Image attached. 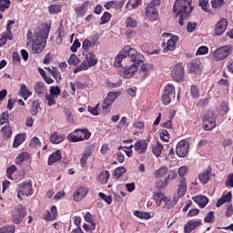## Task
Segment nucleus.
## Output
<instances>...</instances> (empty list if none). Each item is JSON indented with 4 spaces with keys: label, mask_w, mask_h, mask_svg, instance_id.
<instances>
[{
    "label": "nucleus",
    "mask_w": 233,
    "mask_h": 233,
    "mask_svg": "<svg viewBox=\"0 0 233 233\" xmlns=\"http://www.w3.org/2000/svg\"><path fill=\"white\" fill-rule=\"evenodd\" d=\"M143 59H145L143 54L138 53L130 46H126L116 56L115 66H116V68L123 66V71H120V76L125 79H130V77L137 72V68H139V65L143 63ZM123 61H131L133 64L129 66L125 64L121 65Z\"/></svg>",
    "instance_id": "nucleus-1"
},
{
    "label": "nucleus",
    "mask_w": 233,
    "mask_h": 233,
    "mask_svg": "<svg viewBox=\"0 0 233 233\" xmlns=\"http://www.w3.org/2000/svg\"><path fill=\"white\" fill-rule=\"evenodd\" d=\"M194 7L192 6V0H176L173 5V14L176 17H179L178 25L183 26L185 25L184 21L190 17Z\"/></svg>",
    "instance_id": "nucleus-2"
},
{
    "label": "nucleus",
    "mask_w": 233,
    "mask_h": 233,
    "mask_svg": "<svg viewBox=\"0 0 233 233\" xmlns=\"http://www.w3.org/2000/svg\"><path fill=\"white\" fill-rule=\"evenodd\" d=\"M50 34V27L43 28L39 33L35 34L33 38V54H41L45 47L46 46V39H48V35Z\"/></svg>",
    "instance_id": "nucleus-3"
},
{
    "label": "nucleus",
    "mask_w": 233,
    "mask_h": 233,
    "mask_svg": "<svg viewBox=\"0 0 233 233\" xmlns=\"http://www.w3.org/2000/svg\"><path fill=\"white\" fill-rule=\"evenodd\" d=\"M26 216V206L19 204L11 211V221L14 225H21Z\"/></svg>",
    "instance_id": "nucleus-4"
},
{
    "label": "nucleus",
    "mask_w": 233,
    "mask_h": 233,
    "mask_svg": "<svg viewBox=\"0 0 233 233\" xmlns=\"http://www.w3.org/2000/svg\"><path fill=\"white\" fill-rule=\"evenodd\" d=\"M161 0H152L146 7V17L149 21H157L159 18V12H157V7L160 6Z\"/></svg>",
    "instance_id": "nucleus-5"
},
{
    "label": "nucleus",
    "mask_w": 233,
    "mask_h": 233,
    "mask_svg": "<svg viewBox=\"0 0 233 233\" xmlns=\"http://www.w3.org/2000/svg\"><path fill=\"white\" fill-rule=\"evenodd\" d=\"M162 37H170L167 43L163 42L161 46L164 54L174 52L176 50V44L179 41V36L172 35V33H163Z\"/></svg>",
    "instance_id": "nucleus-6"
},
{
    "label": "nucleus",
    "mask_w": 233,
    "mask_h": 233,
    "mask_svg": "<svg viewBox=\"0 0 233 233\" xmlns=\"http://www.w3.org/2000/svg\"><path fill=\"white\" fill-rule=\"evenodd\" d=\"M79 132H81L84 137H77L70 133L67 136V140L69 141V143H79L80 141H87V139L92 137V133H90L87 128L76 129L74 131V134H79Z\"/></svg>",
    "instance_id": "nucleus-7"
},
{
    "label": "nucleus",
    "mask_w": 233,
    "mask_h": 233,
    "mask_svg": "<svg viewBox=\"0 0 233 233\" xmlns=\"http://www.w3.org/2000/svg\"><path fill=\"white\" fill-rule=\"evenodd\" d=\"M203 121V129L207 132H210L214 130L216 127V117H214V114L212 111H207L204 113V116H202Z\"/></svg>",
    "instance_id": "nucleus-8"
},
{
    "label": "nucleus",
    "mask_w": 233,
    "mask_h": 233,
    "mask_svg": "<svg viewBox=\"0 0 233 233\" xmlns=\"http://www.w3.org/2000/svg\"><path fill=\"white\" fill-rule=\"evenodd\" d=\"M232 48L229 46L218 47L213 52V59L215 61H223L230 56Z\"/></svg>",
    "instance_id": "nucleus-9"
},
{
    "label": "nucleus",
    "mask_w": 233,
    "mask_h": 233,
    "mask_svg": "<svg viewBox=\"0 0 233 233\" xmlns=\"http://www.w3.org/2000/svg\"><path fill=\"white\" fill-rule=\"evenodd\" d=\"M34 194V187H32V182L25 181L19 184V190L17 193V198L20 201H23V196L28 198Z\"/></svg>",
    "instance_id": "nucleus-10"
},
{
    "label": "nucleus",
    "mask_w": 233,
    "mask_h": 233,
    "mask_svg": "<svg viewBox=\"0 0 233 233\" xmlns=\"http://www.w3.org/2000/svg\"><path fill=\"white\" fill-rule=\"evenodd\" d=\"M172 79H174L177 83H181L185 79V67L183 64L178 63L174 66L171 71Z\"/></svg>",
    "instance_id": "nucleus-11"
},
{
    "label": "nucleus",
    "mask_w": 233,
    "mask_h": 233,
    "mask_svg": "<svg viewBox=\"0 0 233 233\" xmlns=\"http://www.w3.org/2000/svg\"><path fill=\"white\" fill-rule=\"evenodd\" d=\"M190 145L187 140H180L176 147V154L178 157H186Z\"/></svg>",
    "instance_id": "nucleus-12"
},
{
    "label": "nucleus",
    "mask_w": 233,
    "mask_h": 233,
    "mask_svg": "<svg viewBox=\"0 0 233 233\" xmlns=\"http://www.w3.org/2000/svg\"><path fill=\"white\" fill-rule=\"evenodd\" d=\"M89 192L88 187H79L76 188L73 194V200L76 201V203H79V201H83L85 198H86L87 194Z\"/></svg>",
    "instance_id": "nucleus-13"
},
{
    "label": "nucleus",
    "mask_w": 233,
    "mask_h": 233,
    "mask_svg": "<svg viewBox=\"0 0 233 233\" xmlns=\"http://www.w3.org/2000/svg\"><path fill=\"white\" fill-rule=\"evenodd\" d=\"M133 148L137 154H146L148 150V140L147 139H138L135 142Z\"/></svg>",
    "instance_id": "nucleus-14"
},
{
    "label": "nucleus",
    "mask_w": 233,
    "mask_h": 233,
    "mask_svg": "<svg viewBox=\"0 0 233 233\" xmlns=\"http://www.w3.org/2000/svg\"><path fill=\"white\" fill-rule=\"evenodd\" d=\"M227 26H228V21H227V19L225 18H222L216 25L215 35H222V34H225V31L227 30Z\"/></svg>",
    "instance_id": "nucleus-15"
},
{
    "label": "nucleus",
    "mask_w": 233,
    "mask_h": 233,
    "mask_svg": "<svg viewBox=\"0 0 233 233\" xmlns=\"http://www.w3.org/2000/svg\"><path fill=\"white\" fill-rule=\"evenodd\" d=\"M88 6H90V1H85L81 5L75 8V12L77 17H85L86 12H88Z\"/></svg>",
    "instance_id": "nucleus-16"
},
{
    "label": "nucleus",
    "mask_w": 233,
    "mask_h": 233,
    "mask_svg": "<svg viewBox=\"0 0 233 233\" xmlns=\"http://www.w3.org/2000/svg\"><path fill=\"white\" fill-rule=\"evenodd\" d=\"M94 150L93 146H89L86 147L85 152L82 154V157L80 158V165L82 168H86V162L88 161V157H92V151Z\"/></svg>",
    "instance_id": "nucleus-17"
},
{
    "label": "nucleus",
    "mask_w": 233,
    "mask_h": 233,
    "mask_svg": "<svg viewBox=\"0 0 233 233\" xmlns=\"http://www.w3.org/2000/svg\"><path fill=\"white\" fill-rule=\"evenodd\" d=\"M187 178H178L177 197L183 198L187 194Z\"/></svg>",
    "instance_id": "nucleus-18"
},
{
    "label": "nucleus",
    "mask_w": 233,
    "mask_h": 233,
    "mask_svg": "<svg viewBox=\"0 0 233 233\" xmlns=\"http://www.w3.org/2000/svg\"><path fill=\"white\" fill-rule=\"evenodd\" d=\"M210 177H212V167H210L198 175V179L201 185H207L208 181H210Z\"/></svg>",
    "instance_id": "nucleus-19"
},
{
    "label": "nucleus",
    "mask_w": 233,
    "mask_h": 233,
    "mask_svg": "<svg viewBox=\"0 0 233 233\" xmlns=\"http://www.w3.org/2000/svg\"><path fill=\"white\" fill-rule=\"evenodd\" d=\"M152 66L148 64H143L138 71V76L141 79L145 80L148 76H150V72H152Z\"/></svg>",
    "instance_id": "nucleus-20"
},
{
    "label": "nucleus",
    "mask_w": 233,
    "mask_h": 233,
    "mask_svg": "<svg viewBox=\"0 0 233 233\" xmlns=\"http://www.w3.org/2000/svg\"><path fill=\"white\" fill-rule=\"evenodd\" d=\"M201 225L200 219H192L187 221V223L184 227L185 233H190L192 230H195V228H198Z\"/></svg>",
    "instance_id": "nucleus-21"
},
{
    "label": "nucleus",
    "mask_w": 233,
    "mask_h": 233,
    "mask_svg": "<svg viewBox=\"0 0 233 233\" xmlns=\"http://www.w3.org/2000/svg\"><path fill=\"white\" fill-rule=\"evenodd\" d=\"M66 138V136H65V134H59L57 131H55L51 134L49 139L53 145H59V143H63Z\"/></svg>",
    "instance_id": "nucleus-22"
},
{
    "label": "nucleus",
    "mask_w": 233,
    "mask_h": 233,
    "mask_svg": "<svg viewBox=\"0 0 233 233\" xmlns=\"http://www.w3.org/2000/svg\"><path fill=\"white\" fill-rule=\"evenodd\" d=\"M192 200L198 205L199 208H205L208 205V198L203 195H197L192 197Z\"/></svg>",
    "instance_id": "nucleus-23"
},
{
    "label": "nucleus",
    "mask_w": 233,
    "mask_h": 233,
    "mask_svg": "<svg viewBox=\"0 0 233 233\" xmlns=\"http://www.w3.org/2000/svg\"><path fill=\"white\" fill-rule=\"evenodd\" d=\"M63 157L61 156V151L60 150H56V152H54L53 154H51L48 157V161H47V165L49 167H52V165L57 163V161H61V158Z\"/></svg>",
    "instance_id": "nucleus-24"
},
{
    "label": "nucleus",
    "mask_w": 233,
    "mask_h": 233,
    "mask_svg": "<svg viewBox=\"0 0 233 233\" xmlns=\"http://www.w3.org/2000/svg\"><path fill=\"white\" fill-rule=\"evenodd\" d=\"M35 92L39 96V97H43L46 94V87L45 86V83L43 82H36L35 84Z\"/></svg>",
    "instance_id": "nucleus-25"
},
{
    "label": "nucleus",
    "mask_w": 233,
    "mask_h": 233,
    "mask_svg": "<svg viewBox=\"0 0 233 233\" xmlns=\"http://www.w3.org/2000/svg\"><path fill=\"white\" fill-rule=\"evenodd\" d=\"M96 179L101 185H106L108 183V179H110V172H108V170L101 171Z\"/></svg>",
    "instance_id": "nucleus-26"
},
{
    "label": "nucleus",
    "mask_w": 233,
    "mask_h": 233,
    "mask_svg": "<svg viewBox=\"0 0 233 233\" xmlns=\"http://www.w3.org/2000/svg\"><path fill=\"white\" fill-rule=\"evenodd\" d=\"M48 11L51 15L61 14L63 12V5L61 3L52 4L48 6Z\"/></svg>",
    "instance_id": "nucleus-27"
},
{
    "label": "nucleus",
    "mask_w": 233,
    "mask_h": 233,
    "mask_svg": "<svg viewBox=\"0 0 233 233\" xmlns=\"http://www.w3.org/2000/svg\"><path fill=\"white\" fill-rule=\"evenodd\" d=\"M112 105H114V103H112V100L108 99V98H105L102 102V114H104V116H106V114H110V107L112 106Z\"/></svg>",
    "instance_id": "nucleus-28"
},
{
    "label": "nucleus",
    "mask_w": 233,
    "mask_h": 233,
    "mask_svg": "<svg viewBox=\"0 0 233 233\" xmlns=\"http://www.w3.org/2000/svg\"><path fill=\"white\" fill-rule=\"evenodd\" d=\"M151 150L156 157H160L161 153L163 152V146L161 145V143L157 142L151 146Z\"/></svg>",
    "instance_id": "nucleus-29"
},
{
    "label": "nucleus",
    "mask_w": 233,
    "mask_h": 233,
    "mask_svg": "<svg viewBox=\"0 0 233 233\" xmlns=\"http://www.w3.org/2000/svg\"><path fill=\"white\" fill-rule=\"evenodd\" d=\"M164 94L169 96L173 99H176V87L172 84H167L165 86Z\"/></svg>",
    "instance_id": "nucleus-30"
},
{
    "label": "nucleus",
    "mask_w": 233,
    "mask_h": 233,
    "mask_svg": "<svg viewBox=\"0 0 233 233\" xmlns=\"http://www.w3.org/2000/svg\"><path fill=\"white\" fill-rule=\"evenodd\" d=\"M14 25H15V21L14 20L7 21L6 31L2 33L7 35L9 41H12L14 39V35H12V26H14Z\"/></svg>",
    "instance_id": "nucleus-31"
},
{
    "label": "nucleus",
    "mask_w": 233,
    "mask_h": 233,
    "mask_svg": "<svg viewBox=\"0 0 233 233\" xmlns=\"http://www.w3.org/2000/svg\"><path fill=\"white\" fill-rule=\"evenodd\" d=\"M30 159V154L28 152L20 153L15 158L16 165H23L24 161H28Z\"/></svg>",
    "instance_id": "nucleus-32"
},
{
    "label": "nucleus",
    "mask_w": 233,
    "mask_h": 233,
    "mask_svg": "<svg viewBox=\"0 0 233 233\" xmlns=\"http://www.w3.org/2000/svg\"><path fill=\"white\" fill-rule=\"evenodd\" d=\"M41 106V103L39 100H33L30 108L31 116H37L39 114V107Z\"/></svg>",
    "instance_id": "nucleus-33"
},
{
    "label": "nucleus",
    "mask_w": 233,
    "mask_h": 233,
    "mask_svg": "<svg viewBox=\"0 0 233 233\" xmlns=\"http://www.w3.org/2000/svg\"><path fill=\"white\" fill-rule=\"evenodd\" d=\"M20 94H21V97H23L25 101H26V99H28V97L32 96V92L28 90V87H26V85L25 84H22L20 86Z\"/></svg>",
    "instance_id": "nucleus-34"
},
{
    "label": "nucleus",
    "mask_w": 233,
    "mask_h": 233,
    "mask_svg": "<svg viewBox=\"0 0 233 233\" xmlns=\"http://www.w3.org/2000/svg\"><path fill=\"white\" fill-rule=\"evenodd\" d=\"M133 214L136 218H138V219H150L152 218L149 212L140 210H135Z\"/></svg>",
    "instance_id": "nucleus-35"
},
{
    "label": "nucleus",
    "mask_w": 233,
    "mask_h": 233,
    "mask_svg": "<svg viewBox=\"0 0 233 233\" xmlns=\"http://www.w3.org/2000/svg\"><path fill=\"white\" fill-rule=\"evenodd\" d=\"M86 61L88 63L89 66H96V64L97 63V58L93 53H87L86 55Z\"/></svg>",
    "instance_id": "nucleus-36"
},
{
    "label": "nucleus",
    "mask_w": 233,
    "mask_h": 233,
    "mask_svg": "<svg viewBox=\"0 0 233 233\" xmlns=\"http://www.w3.org/2000/svg\"><path fill=\"white\" fill-rule=\"evenodd\" d=\"M188 71L190 74H199L201 72V68L196 62H190L187 65Z\"/></svg>",
    "instance_id": "nucleus-37"
},
{
    "label": "nucleus",
    "mask_w": 233,
    "mask_h": 233,
    "mask_svg": "<svg viewBox=\"0 0 233 233\" xmlns=\"http://www.w3.org/2000/svg\"><path fill=\"white\" fill-rule=\"evenodd\" d=\"M25 134H19L15 137L14 143H13V148H17L20 147V145H23V142L25 141Z\"/></svg>",
    "instance_id": "nucleus-38"
},
{
    "label": "nucleus",
    "mask_w": 233,
    "mask_h": 233,
    "mask_svg": "<svg viewBox=\"0 0 233 233\" xmlns=\"http://www.w3.org/2000/svg\"><path fill=\"white\" fill-rule=\"evenodd\" d=\"M167 174H168V167H161L155 172V177L156 179H160V177H165Z\"/></svg>",
    "instance_id": "nucleus-39"
},
{
    "label": "nucleus",
    "mask_w": 233,
    "mask_h": 233,
    "mask_svg": "<svg viewBox=\"0 0 233 233\" xmlns=\"http://www.w3.org/2000/svg\"><path fill=\"white\" fill-rule=\"evenodd\" d=\"M166 196L161 192L154 193L153 199L156 201L157 207H161V203L164 201Z\"/></svg>",
    "instance_id": "nucleus-40"
},
{
    "label": "nucleus",
    "mask_w": 233,
    "mask_h": 233,
    "mask_svg": "<svg viewBox=\"0 0 233 233\" xmlns=\"http://www.w3.org/2000/svg\"><path fill=\"white\" fill-rule=\"evenodd\" d=\"M198 5L206 14H212V10L209 9L210 5H208V0H199Z\"/></svg>",
    "instance_id": "nucleus-41"
},
{
    "label": "nucleus",
    "mask_w": 233,
    "mask_h": 233,
    "mask_svg": "<svg viewBox=\"0 0 233 233\" xmlns=\"http://www.w3.org/2000/svg\"><path fill=\"white\" fill-rule=\"evenodd\" d=\"M120 150H123V147L121 146L118 147V151H116L115 157L116 161L121 164V163H125V153H123Z\"/></svg>",
    "instance_id": "nucleus-42"
},
{
    "label": "nucleus",
    "mask_w": 233,
    "mask_h": 233,
    "mask_svg": "<svg viewBox=\"0 0 233 233\" xmlns=\"http://www.w3.org/2000/svg\"><path fill=\"white\" fill-rule=\"evenodd\" d=\"M127 172V169L123 167H116L113 171V177H116V179H119V177H123V174Z\"/></svg>",
    "instance_id": "nucleus-43"
},
{
    "label": "nucleus",
    "mask_w": 233,
    "mask_h": 233,
    "mask_svg": "<svg viewBox=\"0 0 233 233\" xmlns=\"http://www.w3.org/2000/svg\"><path fill=\"white\" fill-rule=\"evenodd\" d=\"M170 137V133H168L167 129H162L159 133L160 139L163 140L165 143H168Z\"/></svg>",
    "instance_id": "nucleus-44"
},
{
    "label": "nucleus",
    "mask_w": 233,
    "mask_h": 233,
    "mask_svg": "<svg viewBox=\"0 0 233 233\" xmlns=\"http://www.w3.org/2000/svg\"><path fill=\"white\" fill-rule=\"evenodd\" d=\"M91 66L87 62H82L80 66H76L74 69V74H77L78 72H82V70H88Z\"/></svg>",
    "instance_id": "nucleus-45"
},
{
    "label": "nucleus",
    "mask_w": 233,
    "mask_h": 233,
    "mask_svg": "<svg viewBox=\"0 0 233 233\" xmlns=\"http://www.w3.org/2000/svg\"><path fill=\"white\" fill-rule=\"evenodd\" d=\"M49 95L53 96L54 97H59L61 95V87L60 86H51L49 90Z\"/></svg>",
    "instance_id": "nucleus-46"
},
{
    "label": "nucleus",
    "mask_w": 233,
    "mask_h": 233,
    "mask_svg": "<svg viewBox=\"0 0 233 233\" xmlns=\"http://www.w3.org/2000/svg\"><path fill=\"white\" fill-rule=\"evenodd\" d=\"M110 19H112V15L108 12H104L103 15L100 17L99 25H106Z\"/></svg>",
    "instance_id": "nucleus-47"
},
{
    "label": "nucleus",
    "mask_w": 233,
    "mask_h": 233,
    "mask_svg": "<svg viewBox=\"0 0 233 233\" xmlns=\"http://www.w3.org/2000/svg\"><path fill=\"white\" fill-rule=\"evenodd\" d=\"M10 8V0H0V12L5 13Z\"/></svg>",
    "instance_id": "nucleus-48"
},
{
    "label": "nucleus",
    "mask_w": 233,
    "mask_h": 233,
    "mask_svg": "<svg viewBox=\"0 0 233 233\" xmlns=\"http://www.w3.org/2000/svg\"><path fill=\"white\" fill-rule=\"evenodd\" d=\"M80 62L81 61L76 54H72L67 61L68 65H71L73 66H76V65H79Z\"/></svg>",
    "instance_id": "nucleus-49"
},
{
    "label": "nucleus",
    "mask_w": 233,
    "mask_h": 233,
    "mask_svg": "<svg viewBox=\"0 0 233 233\" xmlns=\"http://www.w3.org/2000/svg\"><path fill=\"white\" fill-rule=\"evenodd\" d=\"M167 187H168V182L167 178H165L164 180H158L156 183V188H157V190H164V188H167Z\"/></svg>",
    "instance_id": "nucleus-50"
},
{
    "label": "nucleus",
    "mask_w": 233,
    "mask_h": 233,
    "mask_svg": "<svg viewBox=\"0 0 233 233\" xmlns=\"http://www.w3.org/2000/svg\"><path fill=\"white\" fill-rule=\"evenodd\" d=\"M177 174H178V176H179V177H180V179H187L186 177H185V176H187V174H188V168L187 167H185V166H182V167H180L178 169H177Z\"/></svg>",
    "instance_id": "nucleus-51"
},
{
    "label": "nucleus",
    "mask_w": 233,
    "mask_h": 233,
    "mask_svg": "<svg viewBox=\"0 0 233 233\" xmlns=\"http://www.w3.org/2000/svg\"><path fill=\"white\" fill-rule=\"evenodd\" d=\"M0 233H15V227L14 225L2 227Z\"/></svg>",
    "instance_id": "nucleus-52"
},
{
    "label": "nucleus",
    "mask_w": 233,
    "mask_h": 233,
    "mask_svg": "<svg viewBox=\"0 0 233 233\" xmlns=\"http://www.w3.org/2000/svg\"><path fill=\"white\" fill-rule=\"evenodd\" d=\"M190 94L193 99H198L199 97V87L198 86H191Z\"/></svg>",
    "instance_id": "nucleus-53"
},
{
    "label": "nucleus",
    "mask_w": 233,
    "mask_h": 233,
    "mask_svg": "<svg viewBox=\"0 0 233 233\" xmlns=\"http://www.w3.org/2000/svg\"><path fill=\"white\" fill-rule=\"evenodd\" d=\"M45 96H46V100L47 101L48 106H54V105H56V99L57 98L48 93H46Z\"/></svg>",
    "instance_id": "nucleus-54"
},
{
    "label": "nucleus",
    "mask_w": 233,
    "mask_h": 233,
    "mask_svg": "<svg viewBox=\"0 0 233 233\" xmlns=\"http://www.w3.org/2000/svg\"><path fill=\"white\" fill-rule=\"evenodd\" d=\"M51 76L54 77L56 83H61V80L63 79V77H61V72L57 70V67H54V71H52Z\"/></svg>",
    "instance_id": "nucleus-55"
},
{
    "label": "nucleus",
    "mask_w": 233,
    "mask_h": 233,
    "mask_svg": "<svg viewBox=\"0 0 233 233\" xmlns=\"http://www.w3.org/2000/svg\"><path fill=\"white\" fill-rule=\"evenodd\" d=\"M126 26L127 28H136V26H137V21L134 20V18L129 16L126 20Z\"/></svg>",
    "instance_id": "nucleus-56"
},
{
    "label": "nucleus",
    "mask_w": 233,
    "mask_h": 233,
    "mask_svg": "<svg viewBox=\"0 0 233 233\" xmlns=\"http://www.w3.org/2000/svg\"><path fill=\"white\" fill-rule=\"evenodd\" d=\"M223 5H225V0H212L211 1V6H212V8H214L216 10H219V8H221V6H223Z\"/></svg>",
    "instance_id": "nucleus-57"
},
{
    "label": "nucleus",
    "mask_w": 233,
    "mask_h": 233,
    "mask_svg": "<svg viewBox=\"0 0 233 233\" xmlns=\"http://www.w3.org/2000/svg\"><path fill=\"white\" fill-rule=\"evenodd\" d=\"M101 104H97L96 106H88L87 107V110H88V112H90V114L92 115V116H99V110H101V109H99V106H100Z\"/></svg>",
    "instance_id": "nucleus-58"
},
{
    "label": "nucleus",
    "mask_w": 233,
    "mask_h": 233,
    "mask_svg": "<svg viewBox=\"0 0 233 233\" xmlns=\"http://www.w3.org/2000/svg\"><path fill=\"white\" fill-rule=\"evenodd\" d=\"M98 198L103 199L107 205H112V196H106L105 193H98Z\"/></svg>",
    "instance_id": "nucleus-59"
},
{
    "label": "nucleus",
    "mask_w": 233,
    "mask_h": 233,
    "mask_svg": "<svg viewBox=\"0 0 233 233\" xmlns=\"http://www.w3.org/2000/svg\"><path fill=\"white\" fill-rule=\"evenodd\" d=\"M41 146V142L40 140L37 138V137H35L31 139L29 147H31V148H37V147Z\"/></svg>",
    "instance_id": "nucleus-60"
},
{
    "label": "nucleus",
    "mask_w": 233,
    "mask_h": 233,
    "mask_svg": "<svg viewBox=\"0 0 233 233\" xmlns=\"http://www.w3.org/2000/svg\"><path fill=\"white\" fill-rule=\"evenodd\" d=\"M208 54V48L205 46H201L196 52V56H206Z\"/></svg>",
    "instance_id": "nucleus-61"
},
{
    "label": "nucleus",
    "mask_w": 233,
    "mask_h": 233,
    "mask_svg": "<svg viewBox=\"0 0 233 233\" xmlns=\"http://www.w3.org/2000/svg\"><path fill=\"white\" fill-rule=\"evenodd\" d=\"M214 219L216 218L214 217V211H210L204 218L205 223H214Z\"/></svg>",
    "instance_id": "nucleus-62"
},
{
    "label": "nucleus",
    "mask_w": 233,
    "mask_h": 233,
    "mask_svg": "<svg viewBox=\"0 0 233 233\" xmlns=\"http://www.w3.org/2000/svg\"><path fill=\"white\" fill-rule=\"evenodd\" d=\"M161 101L163 105H170L172 102V96H169L168 95H166L165 93L161 96Z\"/></svg>",
    "instance_id": "nucleus-63"
},
{
    "label": "nucleus",
    "mask_w": 233,
    "mask_h": 233,
    "mask_svg": "<svg viewBox=\"0 0 233 233\" xmlns=\"http://www.w3.org/2000/svg\"><path fill=\"white\" fill-rule=\"evenodd\" d=\"M225 185L226 187H230L231 188H233V173L228 176V178L225 181Z\"/></svg>",
    "instance_id": "nucleus-64"
}]
</instances>
